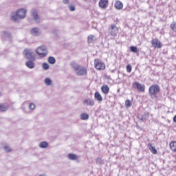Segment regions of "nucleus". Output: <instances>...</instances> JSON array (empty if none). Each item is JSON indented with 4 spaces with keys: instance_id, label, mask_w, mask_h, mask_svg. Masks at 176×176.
Wrapping results in <instances>:
<instances>
[{
    "instance_id": "39448f33",
    "label": "nucleus",
    "mask_w": 176,
    "mask_h": 176,
    "mask_svg": "<svg viewBox=\"0 0 176 176\" xmlns=\"http://www.w3.org/2000/svg\"><path fill=\"white\" fill-rule=\"evenodd\" d=\"M132 87H133V89H137L138 91L142 93H145V85L144 84H141L138 82H134L132 85Z\"/></svg>"
},
{
    "instance_id": "37998d69",
    "label": "nucleus",
    "mask_w": 176,
    "mask_h": 176,
    "mask_svg": "<svg viewBox=\"0 0 176 176\" xmlns=\"http://www.w3.org/2000/svg\"><path fill=\"white\" fill-rule=\"evenodd\" d=\"M87 41H89V36L87 37Z\"/></svg>"
},
{
    "instance_id": "5701e85b",
    "label": "nucleus",
    "mask_w": 176,
    "mask_h": 176,
    "mask_svg": "<svg viewBox=\"0 0 176 176\" xmlns=\"http://www.w3.org/2000/svg\"><path fill=\"white\" fill-rule=\"evenodd\" d=\"M49 144H47V142H41L38 145V146L40 148H42L43 149H45V148H47Z\"/></svg>"
},
{
    "instance_id": "79ce46f5",
    "label": "nucleus",
    "mask_w": 176,
    "mask_h": 176,
    "mask_svg": "<svg viewBox=\"0 0 176 176\" xmlns=\"http://www.w3.org/2000/svg\"><path fill=\"white\" fill-rule=\"evenodd\" d=\"M83 1H85V2H87V0H83Z\"/></svg>"
},
{
    "instance_id": "412c9836",
    "label": "nucleus",
    "mask_w": 176,
    "mask_h": 176,
    "mask_svg": "<svg viewBox=\"0 0 176 176\" xmlns=\"http://www.w3.org/2000/svg\"><path fill=\"white\" fill-rule=\"evenodd\" d=\"M71 66L72 67V68H74V71H78L79 68H80V65H78L75 62H72Z\"/></svg>"
},
{
    "instance_id": "6e6552de",
    "label": "nucleus",
    "mask_w": 176,
    "mask_h": 176,
    "mask_svg": "<svg viewBox=\"0 0 176 176\" xmlns=\"http://www.w3.org/2000/svg\"><path fill=\"white\" fill-rule=\"evenodd\" d=\"M151 45L155 49H162L163 47V44H162V42L158 38H153Z\"/></svg>"
},
{
    "instance_id": "393cba45",
    "label": "nucleus",
    "mask_w": 176,
    "mask_h": 176,
    "mask_svg": "<svg viewBox=\"0 0 176 176\" xmlns=\"http://www.w3.org/2000/svg\"><path fill=\"white\" fill-rule=\"evenodd\" d=\"M96 164H100V166H102V164H105V162L100 157H98L96 159Z\"/></svg>"
},
{
    "instance_id": "2eb2a0df",
    "label": "nucleus",
    "mask_w": 176,
    "mask_h": 176,
    "mask_svg": "<svg viewBox=\"0 0 176 176\" xmlns=\"http://www.w3.org/2000/svg\"><path fill=\"white\" fill-rule=\"evenodd\" d=\"M101 91H102L103 94H108L109 93V87L107 85L102 86L101 87Z\"/></svg>"
},
{
    "instance_id": "c85d7f7f",
    "label": "nucleus",
    "mask_w": 176,
    "mask_h": 176,
    "mask_svg": "<svg viewBox=\"0 0 176 176\" xmlns=\"http://www.w3.org/2000/svg\"><path fill=\"white\" fill-rule=\"evenodd\" d=\"M89 43L91 42V43H94V42L97 41V39L96 38V36H94V35H90L89 36Z\"/></svg>"
},
{
    "instance_id": "20e7f679",
    "label": "nucleus",
    "mask_w": 176,
    "mask_h": 176,
    "mask_svg": "<svg viewBox=\"0 0 176 176\" xmlns=\"http://www.w3.org/2000/svg\"><path fill=\"white\" fill-rule=\"evenodd\" d=\"M23 54H25V57L27 60L35 61V56L34 55V52H32V50L25 49L23 51Z\"/></svg>"
},
{
    "instance_id": "1a4fd4ad",
    "label": "nucleus",
    "mask_w": 176,
    "mask_h": 176,
    "mask_svg": "<svg viewBox=\"0 0 176 176\" xmlns=\"http://www.w3.org/2000/svg\"><path fill=\"white\" fill-rule=\"evenodd\" d=\"M138 118L142 122H146V120H148V118H149V113L147 111H144L138 115Z\"/></svg>"
},
{
    "instance_id": "4be33fe9",
    "label": "nucleus",
    "mask_w": 176,
    "mask_h": 176,
    "mask_svg": "<svg viewBox=\"0 0 176 176\" xmlns=\"http://www.w3.org/2000/svg\"><path fill=\"white\" fill-rule=\"evenodd\" d=\"M3 38H8V39H12V34L9 32H3Z\"/></svg>"
},
{
    "instance_id": "bb28decb",
    "label": "nucleus",
    "mask_w": 176,
    "mask_h": 176,
    "mask_svg": "<svg viewBox=\"0 0 176 176\" xmlns=\"http://www.w3.org/2000/svg\"><path fill=\"white\" fill-rule=\"evenodd\" d=\"M80 119L82 120H87V119H89V115H87V113H82L80 115Z\"/></svg>"
},
{
    "instance_id": "72a5a7b5",
    "label": "nucleus",
    "mask_w": 176,
    "mask_h": 176,
    "mask_svg": "<svg viewBox=\"0 0 176 176\" xmlns=\"http://www.w3.org/2000/svg\"><path fill=\"white\" fill-rule=\"evenodd\" d=\"M131 69H133V68L131 67V65H126V72L130 73V72H131Z\"/></svg>"
},
{
    "instance_id": "f3484780",
    "label": "nucleus",
    "mask_w": 176,
    "mask_h": 176,
    "mask_svg": "<svg viewBox=\"0 0 176 176\" xmlns=\"http://www.w3.org/2000/svg\"><path fill=\"white\" fill-rule=\"evenodd\" d=\"M148 146L152 153H153L154 155H156V153H157V150H156V148H155V146H152V143H148Z\"/></svg>"
},
{
    "instance_id": "dca6fc26",
    "label": "nucleus",
    "mask_w": 176,
    "mask_h": 176,
    "mask_svg": "<svg viewBox=\"0 0 176 176\" xmlns=\"http://www.w3.org/2000/svg\"><path fill=\"white\" fill-rule=\"evenodd\" d=\"M30 32L34 36H38V35H39V28H34L30 31Z\"/></svg>"
},
{
    "instance_id": "b1692460",
    "label": "nucleus",
    "mask_w": 176,
    "mask_h": 176,
    "mask_svg": "<svg viewBox=\"0 0 176 176\" xmlns=\"http://www.w3.org/2000/svg\"><path fill=\"white\" fill-rule=\"evenodd\" d=\"M9 109V107H8V105L6 104H0V111L1 112H5Z\"/></svg>"
},
{
    "instance_id": "ea45409f",
    "label": "nucleus",
    "mask_w": 176,
    "mask_h": 176,
    "mask_svg": "<svg viewBox=\"0 0 176 176\" xmlns=\"http://www.w3.org/2000/svg\"><path fill=\"white\" fill-rule=\"evenodd\" d=\"M88 100H84V104H87V105L89 104V102H88Z\"/></svg>"
},
{
    "instance_id": "aec40b11",
    "label": "nucleus",
    "mask_w": 176,
    "mask_h": 176,
    "mask_svg": "<svg viewBox=\"0 0 176 176\" xmlns=\"http://www.w3.org/2000/svg\"><path fill=\"white\" fill-rule=\"evenodd\" d=\"M67 157L69 160H78L77 155L74 153L68 154Z\"/></svg>"
},
{
    "instance_id": "f8f14e48",
    "label": "nucleus",
    "mask_w": 176,
    "mask_h": 176,
    "mask_svg": "<svg viewBox=\"0 0 176 176\" xmlns=\"http://www.w3.org/2000/svg\"><path fill=\"white\" fill-rule=\"evenodd\" d=\"M114 8H116L117 10H122V9H123V3L120 1H116L114 4Z\"/></svg>"
},
{
    "instance_id": "7ed1b4c3",
    "label": "nucleus",
    "mask_w": 176,
    "mask_h": 176,
    "mask_svg": "<svg viewBox=\"0 0 176 176\" xmlns=\"http://www.w3.org/2000/svg\"><path fill=\"white\" fill-rule=\"evenodd\" d=\"M36 53H37L41 58L47 56V48L45 45H41L36 48Z\"/></svg>"
},
{
    "instance_id": "2f4dec72",
    "label": "nucleus",
    "mask_w": 176,
    "mask_h": 176,
    "mask_svg": "<svg viewBox=\"0 0 176 176\" xmlns=\"http://www.w3.org/2000/svg\"><path fill=\"white\" fill-rule=\"evenodd\" d=\"M42 67L44 71H47V69H49L50 68L49 64H47V63H43Z\"/></svg>"
},
{
    "instance_id": "4468645a",
    "label": "nucleus",
    "mask_w": 176,
    "mask_h": 176,
    "mask_svg": "<svg viewBox=\"0 0 176 176\" xmlns=\"http://www.w3.org/2000/svg\"><path fill=\"white\" fill-rule=\"evenodd\" d=\"M32 16H33V20L36 23H39V16L38 15V12L33 11L32 13Z\"/></svg>"
},
{
    "instance_id": "c9c22d12",
    "label": "nucleus",
    "mask_w": 176,
    "mask_h": 176,
    "mask_svg": "<svg viewBox=\"0 0 176 176\" xmlns=\"http://www.w3.org/2000/svg\"><path fill=\"white\" fill-rule=\"evenodd\" d=\"M70 12H75V6H69Z\"/></svg>"
},
{
    "instance_id": "e433bc0d",
    "label": "nucleus",
    "mask_w": 176,
    "mask_h": 176,
    "mask_svg": "<svg viewBox=\"0 0 176 176\" xmlns=\"http://www.w3.org/2000/svg\"><path fill=\"white\" fill-rule=\"evenodd\" d=\"M4 150L6 152H8V153L10 152V151H11L10 147L7 146H4Z\"/></svg>"
},
{
    "instance_id": "f704fd0d",
    "label": "nucleus",
    "mask_w": 176,
    "mask_h": 176,
    "mask_svg": "<svg viewBox=\"0 0 176 176\" xmlns=\"http://www.w3.org/2000/svg\"><path fill=\"white\" fill-rule=\"evenodd\" d=\"M29 109H32V111L35 109V104L30 103V104H29Z\"/></svg>"
},
{
    "instance_id": "f257e3e1",
    "label": "nucleus",
    "mask_w": 176,
    "mask_h": 176,
    "mask_svg": "<svg viewBox=\"0 0 176 176\" xmlns=\"http://www.w3.org/2000/svg\"><path fill=\"white\" fill-rule=\"evenodd\" d=\"M27 14V10L21 8L18 10L16 12H12L10 15L12 21H17V20H21L25 17Z\"/></svg>"
},
{
    "instance_id": "473e14b6",
    "label": "nucleus",
    "mask_w": 176,
    "mask_h": 176,
    "mask_svg": "<svg viewBox=\"0 0 176 176\" xmlns=\"http://www.w3.org/2000/svg\"><path fill=\"white\" fill-rule=\"evenodd\" d=\"M125 105L126 108H130V107H131V100L127 99L125 102Z\"/></svg>"
},
{
    "instance_id": "a878e982",
    "label": "nucleus",
    "mask_w": 176,
    "mask_h": 176,
    "mask_svg": "<svg viewBox=\"0 0 176 176\" xmlns=\"http://www.w3.org/2000/svg\"><path fill=\"white\" fill-rule=\"evenodd\" d=\"M44 83L46 85V86H51L52 81L50 78H47L45 79Z\"/></svg>"
},
{
    "instance_id": "0eeeda50",
    "label": "nucleus",
    "mask_w": 176,
    "mask_h": 176,
    "mask_svg": "<svg viewBox=\"0 0 176 176\" xmlns=\"http://www.w3.org/2000/svg\"><path fill=\"white\" fill-rule=\"evenodd\" d=\"M109 31L111 36H116V35H118V32H119V29L118 28V26L116 25L113 23L109 28Z\"/></svg>"
},
{
    "instance_id": "58836bf2",
    "label": "nucleus",
    "mask_w": 176,
    "mask_h": 176,
    "mask_svg": "<svg viewBox=\"0 0 176 176\" xmlns=\"http://www.w3.org/2000/svg\"><path fill=\"white\" fill-rule=\"evenodd\" d=\"M63 2L65 5H68V3H69V0H63Z\"/></svg>"
},
{
    "instance_id": "cd10ccee",
    "label": "nucleus",
    "mask_w": 176,
    "mask_h": 176,
    "mask_svg": "<svg viewBox=\"0 0 176 176\" xmlns=\"http://www.w3.org/2000/svg\"><path fill=\"white\" fill-rule=\"evenodd\" d=\"M49 64H56V58L53 56H50L48 58Z\"/></svg>"
},
{
    "instance_id": "9d476101",
    "label": "nucleus",
    "mask_w": 176,
    "mask_h": 176,
    "mask_svg": "<svg viewBox=\"0 0 176 176\" xmlns=\"http://www.w3.org/2000/svg\"><path fill=\"white\" fill-rule=\"evenodd\" d=\"M109 4V3L108 0L99 1V8H101V9H107V8H108Z\"/></svg>"
},
{
    "instance_id": "6ab92c4d",
    "label": "nucleus",
    "mask_w": 176,
    "mask_h": 176,
    "mask_svg": "<svg viewBox=\"0 0 176 176\" xmlns=\"http://www.w3.org/2000/svg\"><path fill=\"white\" fill-rule=\"evenodd\" d=\"M169 146H170L171 151H173V152H176V142L175 141L170 142L169 144Z\"/></svg>"
},
{
    "instance_id": "4c0bfd02",
    "label": "nucleus",
    "mask_w": 176,
    "mask_h": 176,
    "mask_svg": "<svg viewBox=\"0 0 176 176\" xmlns=\"http://www.w3.org/2000/svg\"><path fill=\"white\" fill-rule=\"evenodd\" d=\"M89 105L93 107L94 105V100H89Z\"/></svg>"
},
{
    "instance_id": "f03ea898",
    "label": "nucleus",
    "mask_w": 176,
    "mask_h": 176,
    "mask_svg": "<svg viewBox=\"0 0 176 176\" xmlns=\"http://www.w3.org/2000/svg\"><path fill=\"white\" fill-rule=\"evenodd\" d=\"M159 93H160V87L157 84L152 85L148 89V94L151 100H157Z\"/></svg>"
},
{
    "instance_id": "7c9ffc66",
    "label": "nucleus",
    "mask_w": 176,
    "mask_h": 176,
    "mask_svg": "<svg viewBox=\"0 0 176 176\" xmlns=\"http://www.w3.org/2000/svg\"><path fill=\"white\" fill-rule=\"evenodd\" d=\"M130 50L132 52V53H138V48L135 46H131L130 47Z\"/></svg>"
},
{
    "instance_id": "9b49d317",
    "label": "nucleus",
    "mask_w": 176,
    "mask_h": 176,
    "mask_svg": "<svg viewBox=\"0 0 176 176\" xmlns=\"http://www.w3.org/2000/svg\"><path fill=\"white\" fill-rule=\"evenodd\" d=\"M77 75L79 76H82L83 75H86L87 74V71L82 67H80V68L77 70Z\"/></svg>"
},
{
    "instance_id": "c756f323",
    "label": "nucleus",
    "mask_w": 176,
    "mask_h": 176,
    "mask_svg": "<svg viewBox=\"0 0 176 176\" xmlns=\"http://www.w3.org/2000/svg\"><path fill=\"white\" fill-rule=\"evenodd\" d=\"M170 28L174 32H176V22L173 21L172 23H170Z\"/></svg>"
},
{
    "instance_id": "ddd939ff",
    "label": "nucleus",
    "mask_w": 176,
    "mask_h": 176,
    "mask_svg": "<svg viewBox=\"0 0 176 176\" xmlns=\"http://www.w3.org/2000/svg\"><path fill=\"white\" fill-rule=\"evenodd\" d=\"M25 65L30 69H32V68L35 67V63H34V60H28L25 63Z\"/></svg>"
},
{
    "instance_id": "a19ab883",
    "label": "nucleus",
    "mask_w": 176,
    "mask_h": 176,
    "mask_svg": "<svg viewBox=\"0 0 176 176\" xmlns=\"http://www.w3.org/2000/svg\"><path fill=\"white\" fill-rule=\"evenodd\" d=\"M173 122L176 123V115L173 117Z\"/></svg>"
},
{
    "instance_id": "a211bd4d",
    "label": "nucleus",
    "mask_w": 176,
    "mask_h": 176,
    "mask_svg": "<svg viewBox=\"0 0 176 176\" xmlns=\"http://www.w3.org/2000/svg\"><path fill=\"white\" fill-rule=\"evenodd\" d=\"M94 96H95L96 100L99 101V102H101V101H102V96H101V94H100V92L98 91L95 92Z\"/></svg>"
},
{
    "instance_id": "423d86ee",
    "label": "nucleus",
    "mask_w": 176,
    "mask_h": 176,
    "mask_svg": "<svg viewBox=\"0 0 176 176\" xmlns=\"http://www.w3.org/2000/svg\"><path fill=\"white\" fill-rule=\"evenodd\" d=\"M94 65H95L96 69H98L99 71H101V70L104 71V69H105V63H104L103 62H101L98 59H95Z\"/></svg>"
}]
</instances>
